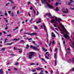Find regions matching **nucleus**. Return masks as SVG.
Masks as SVG:
<instances>
[{"label":"nucleus","mask_w":74,"mask_h":74,"mask_svg":"<svg viewBox=\"0 0 74 74\" xmlns=\"http://www.w3.org/2000/svg\"><path fill=\"white\" fill-rule=\"evenodd\" d=\"M14 65H16V66H17V65H18L19 64V63L18 62H16V63L14 64Z\"/></svg>","instance_id":"obj_27"},{"label":"nucleus","mask_w":74,"mask_h":74,"mask_svg":"<svg viewBox=\"0 0 74 74\" xmlns=\"http://www.w3.org/2000/svg\"><path fill=\"white\" fill-rule=\"evenodd\" d=\"M8 12L9 13V14H10V13H11V11L9 10L8 11Z\"/></svg>","instance_id":"obj_51"},{"label":"nucleus","mask_w":74,"mask_h":74,"mask_svg":"<svg viewBox=\"0 0 74 74\" xmlns=\"http://www.w3.org/2000/svg\"><path fill=\"white\" fill-rule=\"evenodd\" d=\"M55 16H53L51 17H49V18L51 19V18H55Z\"/></svg>","instance_id":"obj_52"},{"label":"nucleus","mask_w":74,"mask_h":74,"mask_svg":"<svg viewBox=\"0 0 74 74\" xmlns=\"http://www.w3.org/2000/svg\"><path fill=\"white\" fill-rule=\"evenodd\" d=\"M56 53H55L54 55V57L55 58H56Z\"/></svg>","instance_id":"obj_42"},{"label":"nucleus","mask_w":74,"mask_h":74,"mask_svg":"<svg viewBox=\"0 0 74 74\" xmlns=\"http://www.w3.org/2000/svg\"><path fill=\"white\" fill-rule=\"evenodd\" d=\"M14 50H16V49H16V47H14Z\"/></svg>","instance_id":"obj_59"},{"label":"nucleus","mask_w":74,"mask_h":74,"mask_svg":"<svg viewBox=\"0 0 74 74\" xmlns=\"http://www.w3.org/2000/svg\"><path fill=\"white\" fill-rule=\"evenodd\" d=\"M28 15L29 16H31L30 15V14L29 12H28Z\"/></svg>","instance_id":"obj_44"},{"label":"nucleus","mask_w":74,"mask_h":74,"mask_svg":"<svg viewBox=\"0 0 74 74\" xmlns=\"http://www.w3.org/2000/svg\"><path fill=\"white\" fill-rule=\"evenodd\" d=\"M42 49L44 51H45V52H47L48 50L47 49H45V48L44 47H43L42 48Z\"/></svg>","instance_id":"obj_15"},{"label":"nucleus","mask_w":74,"mask_h":74,"mask_svg":"<svg viewBox=\"0 0 74 74\" xmlns=\"http://www.w3.org/2000/svg\"><path fill=\"white\" fill-rule=\"evenodd\" d=\"M30 47L31 48H32L34 50H38V51H40V50L38 49L37 47H36L34 46L31 45Z\"/></svg>","instance_id":"obj_2"},{"label":"nucleus","mask_w":74,"mask_h":74,"mask_svg":"<svg viewBox=\"0 0 74 74\" xmlns=\"http://www.w3.org/2000/svg\"><path fill=\"white\" fill-rule=\"evenodd\" d=\"M11 35H8L7 36V37H10Z\"/></svg>","instance_id":"obj_62"},{"label":"nucleus","mask_w":74,"mask_h":74,"mask_svg":"<svg viewBox=\"0 0 74 74\" xmlns=\"http://www.w3.org/2000/svg\"><path fill=\"white\" fill-rule=\"evenodd\" d=\"M73 0H71L70 2L68 4H67L68 5H71V6H73V5L70 4H71V2H73Z\"/></svg>","instance_id":"obj_10"},{"label":"nucleus","mask_w":74,"mask_h":74,"mask_svg":"<svg viewBox=\"0 0 74 74\" xmlns=\"http://www.w3.org/2000/svg\"><path fill=\"white\" fill-rule=\"evenodd\" d=\"M63 43L64 45H66V42H65V41H64V40H63Z\"/></svg>","instance_id":"obj_31"},{"label":"nucleus","mask_w":74,"mask_h":74,"mask_svg":"<svg viewBox=\"0 0 74 74\" xmlns=\"http://www.w3.org/2000/svg\"><path fill=\"white\" fill-rule=\"evenodd\" d=\"M47 6L50 9H53V7L52 5H51L49 4H48V5H47Z\"/></svg>","instance_id":"obj_6"},{"label":"nucleus","mask_w":74,"mask_h":74,"mask_svg":"<svg viewBox=\"0 0 74 74\" xmlns=\"http://www.w3.org/2000/svg\"><path fill=\"white\" fill-rule=\"evenodd\" d=\"M64 32H65V33H69V32H67V31L66 30V29H65V30L64 31Z\"/></svg>","instance_id":"obj_26"},{"label":"nucleus","mask_w":74,"mask_h":74,"mask_svg":"<svg viewBox=\"0 0 74 74\" xmlns=\"http://www.w3.org/2000/svg\"><path fill=\"white\" fill-rule=\"evenodd\" d=\"M33 11H34V14H35L34 17V16H35V15H36V11H35V10H34Z\"/></svg>","instance_id":"obj_24"},{"label":"nucleus","mask_w":74,"mask_h":74,"mask_svg":"<svg viewBox=\"0 0 74 74\" xmlns=\"http://www.w3.org/2000/svg\"><path fill=\"white\" fill-rule=\"evenodd\" d=\"M3 73V69H2L0 70V74H2Z\"/></svg>","instance_id":"obj_14"},{"label":"nucleus","mask_w":74,"mask_h":74,"mask_svg":"<svg viewBox=\"0 0 74 74\" xmlns=\"http://www.w3.org/2000/svg\"><path fill=\"white\" fill-rule=\"evenodd\" d=\"M14 43L13 42H12V43H7L5 44L6 45H12V44Z\"/></svg>","instance_id":"obj_17"},{"label":"nucleus","mask_w":74,"mask_h":74,"mask_svg":"<svg viewBox=\"0 0 74 74\" xmlns=\"http://www.w3.org/2000/svg\"><path fill=\"white\" fill-rule=\"evenodd\" d=\"M55 19L56 21L58 22V23H60V21H62V19L60 18H58L57 17H56L55 18Z\"/></svg>","instance_id":"obj_5"},{"label":"nucleus","mask_w":74,"mask_h":74,"mask_svg":"<svg viewBox=\"0 0 74 74\" xmlns=\"http://www.w3.org/2000/svg\"><path fill=\"white\" fill-rule=\"evenodd\" d=\"M55 66H56L57 64H56V63H57V62H56V60H55Z\"/></svg>","instance_id":"obj_30"},{"label":"nucleus","mask_w":74,"mask_h":74,"mask_svg":"<svg viewBox=\"0 0 74 74\" xmlns=\"http://www.w3.org/2000/svg\"><path fill=\"white\" fill-rule=\"evenodd\" d=\"M15 6H13L12 8V10H15Z\"/></svg>","instance_id":"obj_39"},{"label":"nucleus","mask_w":74,"mask_h":74,"mask_svg":"<svg viewBox=\"0 0 74 74\" xmlns=\"http://www.w3.org/2000/svg\"><path fill=\"white\" fill-rule=\"evenodd\" d=\"M27 40H32V38H27Z\"/></svg>","instance_id":"obj_38"},{"label":"nucleus","mask_w":74,"mask_h":74,"mask_svg":"<svg viewBox=\"0 0 74 74\" xmlns=\"http://www.w3.org/2000/svg\"><path fill=\"white\" fill-rule=\"evenodd\" d=\"M17 29H18V27H16L15 29H13V31L15 30H16Z\"/></svg>","instance_id":"obj_32"},{"label":"nucleus","mask_w":74,"mask_h":74,"mask_svg":"<svg viewBox=\"0 0 74 74\" xmlns=\"http://www.w3.org/2000/svg\"><path fill=\"white\" fill-rule=\"evenodd\" d=\"M54 22H55V23L56 24H58V23H57V22H56V20H55V21H54Z\"/></svg>","instance_id":"obj_53"},{"label":"nucleus","mask_w":74,"mask_h":74,"mask_svg":"<svg viewBox=\"0 0 74 74\" xmlns=\"http://www.w3.org/2000/svg\"><path fill=\"white\" fill-rule=\"evenodd\" d=\"M32 72H36V70L34 69V70H32Z\"/></svg>","instance_id":"obj_37"},{"label":"nucleus","mask_w":74,"mask_h":74,"mask_svg":"<svg viewBox=\"0 0 74 74\" xmlns=\"http://www.w3.org/2000/svg\"><path fill=\"white\" fill-rule=\"evenodd\" d=\"M32 42L34 44H36V42H35V41H32Z\"/></svg>","instance_id":"obj_45"},{"label":"nucleus","mask_w":74,"mask_h":74,"mask_svg":"<svg viewBox=\"0 0 74 74\" xmlns=\"http://www.w3.org/2000/svg\"><path fill=\"white\" fill-rule=\"evenodd\" d=\"M48 53H49V52H46L45 54H46V55H47V54H48Z\"/></svg>","instance_id":"obj_58"},{"label":"nucleus","mask_w":74,"mask_h":74,"mask_svg":"<svg viewBox=\"0 0 74 74\" xmlns=\"http://www.w3.org/2000/svg\"><path fill=\"white\" fill-rule=\"evenodd\" d=\"M12 16H13L14 15V13L12 12Z\"/></svg>","instance_id":"obj_49"},{"label":"nucleus","mask_w":74,"mask_h":74,"mask_svg":"<svg viewBox=\"0 0 74 74\" xmlns=\"http://www.w3.org/2000/svg\"><path fill=\"white\" fill-rule=\"evenodd\" d=\"M36 70H43V68L41 67H39L38 69L36 68Z\"/></svg>","instance_id":"obj_11"},{"label":"nucleus","mask_w":74,"mask_h":74,"mask_svg":"<svg viewBox=\"0 0 74 74\" xmlns=\"http://www.w3.org/2000/svg\"><path fill=\"white\" fill-rule=\"evenodd\" d=\"M34 65V63H32L31 64V66H32V65Z\"/></svg>","instance_id":"obj_57"},{"label":"nucleus","mask_w":74,"mask_h":74,"mask_svg":"<svg viewBox=\"0 0 74 74\" xmlns=\"http://www.w3.org/2000/svg\"><path fill=\"white\" fill-rule=\"evenodd\" d=\"M3 33L4 34H7V33L5 32L4 31L3 32Z\"/></svg>","instance_id":"obj_55"},{"label":"nucleus","mask_w":74,"mask_h":74,"mask_svg":"<svg viewBox=\"0 0 74 74\" xmlns=\"http://www.w3.org/2000/svg\"><path fill=\"white\" fill-rule=\"evenodd\" d=\"M43 71H41V72H40V73H39V74H44V73H43Z\"/></svg>","instance_id":"obj_25"},{"label":"nucleus","mask_w":74,"mask_h":74,"mask_svg":"<svg viewBox=\"0 0 74 74\" xmlns=\"http://www.w3.org/2000/svg\"><path fill=\"white\" fill-rule=\"evenodd\" d=\"M61 27H62V29H65V28L64 27L63 25H62V26H61Z\"/></svg>","instance_id":"obj_29"},{"label":"nucleus","mask_w":74,"mask_h":74,"mask_svg":"<svg viewBox=\"0 0 74 74\" xmlns=\"http://www.w3.org/2000/svg\"><path fill=\"white\" fill-rule=\"evenodd\" d=\"M64 36L66 39H67V38H69V36H68V35H67V34L64 35Z\"/></svg>","instance_id":"obj_8"},{"label":"nucleus","mask_w":74,"mask_h":74,"mask_svg":"<svg viewBox=\"0 0 74 74\" xmlns=\"http://www.w3.org/2000/svg\"><path fill=\"white\" fill-rule=\"evenodd\" d=\"M5 21L6 23H7L8 22V20H5Z\"/></svg>","instance_id":"obj_61"},{"label":"nucleus","mask_w":74,"mask_h":74,"mask_svg":"<svg viewBox=\"0 0 74 74\" xmlns=\"http://www.w3.org/2000/svg\"><path fill=\"white\" fill-rule=\"evenodd\" d=\"M37 14H36V16H37L38 15V14H39V12H38V11H37Z\"/></svg>","instance_id":"obj_46"},{"label":"nucleus","mask_w":74,"mask_h":74,"mask_svg":"<svg viewBox=\"0 0 74 74\" xmlns=\"http://www.w3.org/2000/svg\"><path fill=\"white\" fill-rule=\"evenodd\" d=\"M55 19H52L51 21V23H54V22H55Z\"/></svg>","instance_id":"obj_13"},{"label":"nucleus","mask_w":74,"mask_h":74,"mask_svg":"<svg viewBox=\"0 0 74 74\" xmlns=\"http://www.w3.org/2000/svg\"><path fill=\"white\" fill-rule=\"evenodd\" d=\"M42 26H43L44 29L45 31L47 32V34L48 36V32H47V29L46 28V27L45 26V24L44 23H43L42 25H41L40 26V27L41 28H42Z\"/></svg>","instance_id":"obj_3"},{"label":"nucleus","mask_w":74,"mask_h":74,"mask_svg":"<svg viewBox=\"0 0 74 74\" xmlns=\"http://www.w3.org/2000/svg\"><path fill=\"white\" fill-rule=\"evenodd\" d=\"M8 0V1H10V2L11 3H14V2H13V1H12V0Z\"/></svg>","instance_id":"obj_33"},{"label":"nucleus","mask_w":74,"mask_h":74,"mask_svg":"<svg viewBox=\"0 0 74 74\" xmlns=\"http://www.w3.org/2000/svg\"><path fill=\"white\" fill-rule=\"evenodd\" d=\"M54 43H55V40H53L52 42V45H53V44H54Z\"/></svg>","instance_id":"obj_34"},{"label":"nucleus","mask_w":74,"mask_h":74,"mask_svg":"<svg viewBox=\"0 0 74 74\" xmlns=\"http://www.w3.org/2000/svg\"><path fill=\"white\" fill-rule=\"evenodd\" d=\"M64 10H66V11H63V12H64V13H68V10H67V9L66 8H64Z\"/></svg>","instance_id":"obj_7"},{"label":"nucleus","mask_w":74,"mask_h":74,"mask_svg":"<svg viewBox=\"0 0 74 74\" xmlns=\"http://www.w3.org/2000/svg\"><path fill=\"white\" fill-rule=\"evenodd\" d=\"M5 16H7V13H5Z\"/></svg>","instance_id":"obj_60"},{"label":"nucleus","mask_w":74,"mask_h":74,"mask_svg":"<svg viewBox=\"0 0 74 74\" xmlns=\"http://www.w3.org/2000/svg\"><path fill=\"white\" fill-rule=\"evenodd\" d=\"M45 56L46 58V59H49V58H48L46 55H45Z\"/></svg>","instance_id":"obj_28"},{"label":"nucleus","mask_w":74,"mask_h":74,"mask_svg":"<svg viewBox=\"0 0 74 74\" xmlns=\"http://www.w3.org/2000/svg\"><path fill=\"white\" fill-rule=\"evenodd\" d=\"M53 73V71H52V70H51V74H52Z\"/></svg>","instance_id":"obj_48"},{"label":"nucleus","mask_w":74,"mask_h":74,"mask_svg":"<svg viewBox=\"0 0 74 74\" xmlns=\"http://www.w3.org/2000/svg\"><path fill=\"white\" fill-rule=\"evenodd\" d=\"M19 52L20 53H22V50L19 51Z\"/></svg>","instance_id":"obj_54"},{"label":"nucleus","mask_w":74,"mask_h":74,"mask_svg":"<svg viewBox=\"0 0 74 74\" xmlns=\"http://www.w3.org/2000/svg\"><path fill=\"white\" fill-rule=\"evenodd\" d=\"M45 73H48V72L47 71H46L45 72Z\"/></svg>","instance_id":"obj_63"},{"label":"nucleus","mask_w":74,"mask_h":74,"mask_svg":"<svg viewBox=\"0 0 74 74\" xmlns=\"http://www.w3.org/2000/svg\"><path fill=\"white\" fill-rule=\"evenodd\" d=\"M51 36H53V37H55V35L54 34V33L53 32H52L51 33Z\"/></svg>","instance_id":"obj_16"},{"label":"nucleus","mask_w":74,"mask_h":74,"mask_svg":"<svg viewBox=\"0 0 74 74\" xmlns=\"http://www.w3.org/2000/svg\"><path fill=\"white\" fill-rule=\"evenodd\" d=\"M34 29H38L37 27L36 26H35L34 27Z\"/></svg>","instance_id":"obj_36"},{"label":"nucleus","mask_w":74,"mask_h":74,"mask_svg":"<svg viewBox=\"0 0 74 74\" xmlns=\"http://www.w3.org/2000/svg\"><path fill=\"white\" fill-rule=\"evenodd\" d=\"M47 15H49V16H51V13H49V14H45L46 16H47Z\"/></svg>","instance_id":"obj_21"},{"label":"nucleus","mask_w":74,"mask_h":74,"mask_svg":"<svg viewBox=\"0 0 74 74\" xmlns=\"http://www.w3.org/2000/svg\"><path fill=\"white\" fill-rule=\"evenodd\" d=\"M20 41L21 42H23V44H24V42H25V41L24 40H21Z\"/></svg>","instance_id":"obj_35"},{"label":"nucleus","mask_w":74,"mask_h":74,"mask_svg":"<svg viewBox=\"0 0 74 74\" xmlns=\"http://www.w3.org/2000/svg\"><path fill=\"white\" fill-rule=\"evenodd\" d=\"M58 4H59V3L58 2L56 3V5H58Z\"/></svg>","instance_id":"obj_40"},{"label":"nucleus","mask_w":74,"mask_h":74,"mask_svg":"<svg viewBox=\"0 0 74 74\" xmlns=\"http://www.w3.org/2000/svg\"><path fill=\"white\" fill-rule=\"evenodd\" d=\"M33 18H32L31 19V20L29 21V23H32V21H33Z\"/></svg>","instance_id":"obj_20"},{"label":"nucleus","mask_w":74,"mask_h":74,"mask_svg":"<svg viewBox=\"0 0 74 74\" xmlns=\"http://www.w3.org/2000/svg\"><path fill=\"white\" fill-rule=\"evenodd\" d=\"M17 14L18 15V14H19V10H18L17 12Z\"/></svg>","instance_id":"obj_56"},{"label":"nucleus","mask_w":74,"mask_h":74,"mask_svg":"<svg viewBox=\"0 0 74 74\" xmlns=\"http://www.w3.org/2000/svg\"><path fill=\"white\" fill-rule=\"evenodd\" d=\"M42 60H43V61H44V62H45V63H47V62L45 61V60H44V58H42Z\"/></svg>","instance_id":"obj_23"},{"label":"nucleus","mask_w":74,"mask_h":74,"mask_svg":"<svg viewBox=\"0 0 74 74\" xmlns=\"http://www.w3.org/2000/svg\"><path fill=\"white\" fill-rule=\"evenodd\" d=\"M37 74V72H36L35 73H34L33 74Z\"/></svg>","instance_id":"obj_64"},{"label":"nucleus","mask_w":74,"mask_h":74,"mask_svg":"<svg viewBox=\"0 0 74 74\" xmlns=\"http://www.w3.org/2000/svg\"><path fill=\"white\" fill-rule=\"evenodd\" d=\"M40 22H41L40 21H39L36 22V23H37V24L38 23H40Z\"/></svg>","instance_id":"obj_41"},{"label":"nucleus","mask_w":74,"mask_h":74,"mask_svg":"<svg viewBox=\"0 0 74 74\" xmlns=\"http://www.w3.org/2000/svg\"><path fill=\"white\" fill-rule=\"evenodd\" d=\"M19 40H20V39L15 38V39L11 40V41H18Z\"/></svg>","instance_id":"obj_12"},{"label":"nucleus","mask_w":74,"mask_h":74,"mask_svg":"<svg viewBox=\"0 0 74 74\" xmlns=\"http://www.w3.org/2000/svg\"><path fill=\"white\" fill-rule=\"evenodd\" d=\"M29 45L27 44V45L26 46V49H28L29 47Z\"/></svg>","instance_id":"obj_18"},{"label":"nucleus","mask_w":74,"mask_h":74,"mask_svg":"<svg viewBox=\"0 0 74 74\" xmlns=\"http://www.w3.org/2000/svg\"><path fill=\"white\" fill-rule=\"evenodd\" d=\"M70 61H71L73 63L74 62V58H71L69 59Z\"/></svg>","instance_id":"obj_9"},{"label":"nucleus","mask_w":74,"mask_h":74,"mask_svg":"<svg viewBox=\"0 0 74 74\" xmlns=\"http://www.w3.org/2000/svg\"><path fill=\"white\" fill-rule=\"evenodd\" d=\"M55 10L57 11H59V9L58 7H57L56 8V9H55Z\"/></svg>","instance_id":"obj_19"},{"label":"nucleus","mask_w":74,"mask_h":74,"mask_svg":"<svg viewBox=\"0 0 74 74\" xmlns=\"http://www.w3.org/2000/svg\"><path fill=\"white\" fill-rule=\"evenodd\" d=\"M72 45L73 46H74V42H72Z\"/></svg>","instance_id":"obj_47"},{"label":"nucleus","mask_w":74,"mask_h":74,"mask_svg":"<svg viewBox=\"0 0 74 74\" xmlns=\"http://www.w3.org/2000/svg\"><path fill=\"white\" fill-rule=\"evenodd\" d=\"M29 58L30 59H31L32 58L33 55H34L35 54V53H34V52H29Z\"/></svg>","instance_id":"obj_1"},{"label":"nucleus","mask_w":74,"mask_h":74,"mask_svg":"<svg viewBox=\"0 0 74 74\" xmlns=\"http://www.w3.org/2000/svg\"><path fill=\"white\" fill-rule=\"evenodd\" d=\"M24 34H27L28 35H30L31 36H34V35L37 36V33H35L30 34V33L26 32V33H24Z\"/></svg>","instance_id":"obj_4"},{"label":"nucleus","mask_w":74,"mask_h":74,"mask_svg":"<svg viewBox=\"0 0 74 74\" xmlns=\"http://www.w3.org/2000/svg\"><path fill=\"white\" fill-rule=\"evenodd\" d=\"M5 48H2L1 49V50H2V51H5Z\"/></svg>","instance_id":"obj_22"},{"label":"nucleus","mask_w":74,"mask_h":74,"mask_svg":"<svg viewBox=\"0 0 74 74\" xmlns=\"http://www.w3.org/2000/svg\"><path fill=\"white\" fill-rule=\"evenodd\" d=\"M50 51L51 52H52V49L51 48V47H50Z\"/></svg>","instance_id":"obj_43"},{"label":"nucleus","mask_w":74,"mask_h":74,"mask_svg":"<svg viewBox=\"0 0 74 74\" xmlns=\"http://www.w3.org/2000/svg\"><path fill=\"white\" fill-rule=\"evenodd\" d=\"M9 23H8L6 25V27H8V26H7L8 25H9Z\"/></svg>","instance_id":"obj_50"}]
</instances>
